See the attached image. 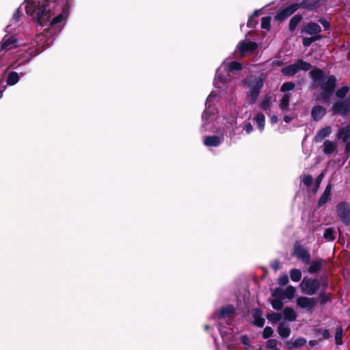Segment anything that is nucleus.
Wrapping results in <instances>:
<instances>
[{"label": "nucleus", "instance_id": "f257e3e1", "mask_svg": "<svg viewBox=\"0 0 350 350\" xmlns=\"http://www.w3.org/2000/svg\"><path fill=\"white\" fill-rule=\"evenodd\" d=\"M27 16L34 22H66L71 10V0H25Z\"/></svg>", "mask_w": 350, "mask_h": 350}, {"label": "nucleus", "instance_id": "f03ea898", "mask_svg": "<svg viewBox=\"0 0 350 350\" xmlns=\"http://www.w3.org/2000/svg\"><path fill=\"white\" fill-rule=\"evenodd\" d=\"M309 75L313 81V86H320L321 92L317 100L320 102L329 103L336 88V78L334 75L327 77L324 71L316 68L310 71Z\"/></svg>", "mask_w": 350, "mask_h": 350}, {"label": "nucleus", "instance_id": "7ed1b4c3", "mask_svg": "<svg viewBox=\"0 0 350 350\" xmlns=\"http://www.w3.org/2000/svg\"><path fill=\"white\" fill-rule=\"evenodd\" d=\"M325 2V0H312V3L309 2L308 0H304L299 4L297 3L291 4L285 8L278 10L274 16V20L278 22L284 21L296 12L299 8L312 10L323 4Z\"/></svg>", "mask_w": 350, "mask_h": 350}, {"label": "nucleus", "instance_id": "20e7f679", "mask_svg": "<svg viewBox=\"0 0 350 350\" xmlns=\"http://www.w3.org/2000/svg\"><path fill=\"white\" fill-rule=\"evenodd\" d=\"M244 83L250 88V91L247 93V103L252 105L258 99L260 92L263 87L264 81L262 78L258 77L254 80H245Z\"/></svg>", "mask_w": 350, "mask_h": 350}, {"label": "nucleus", "instance_id": "39448f33", "mask_svg": "<svg viewBox=\"0 0 350 350\" xmlns=\"http://www.w3.org/2000/svg\"><path fill=\"white\" fill-rule=\"evenodd\" d=\"M37 24V31H41L40 33H37L36 35V42L42 41V38L45 37L51 38L57 31H60L59 23H36Z\"/></svg>", "mask_w": 350, "mask_h": 350}, {"label": "nucleus", "instance_id": "423d86ee", "mask_svg": "<svg viewBox=\"0 0 350 350\" xmlns=\"http://www.w3.org/2000/svg\"><path fill=\"white\" fill-rule=\"evenodd\" d=\"M299 287L304 293L312 296L315 295L320 288L321 281L317 278L306 276L302 279Z\"/></svg>", "mask_w": 350, "mask_h": 350}, {"label": "nucleus", "instance_id": "0eeeda50", "mask_svg": "<svg viewBox=\"0 0 350 350\" xmlns=\"http://www.w3.org/2000/svg\"><path fill=\"white\" fill-rule=\"evenodd\" d=\"M337 217L345 226H350V204L347 202H340L336 206Z\"/></svg>", "mask_w": 350, "mask_h": 350}, {"label": "nucleus", "instance_id": "6e6552de", "mask_svg": "<svg viewBox=\"0 0 350 350\" xmlns=\"http://www.w3.org/2000/svg\"><path fill=\"white\" fill-rule=\"evenodd\" d=\"M258 49V44L255 42L242 40L237 46L236 52L239 57H244L253 53Z\"/></svg>", "mask_w": 350, "mask_h": 350}, {"label": "nucleus", "instance_id": "1a4fd4ad", "mask_svg": "<svg viewBox=\"0 0 350 350\" xmlns=\"http://www.w3.org/2000/svg\"><path fill=\"white\" fill-rule=\"evenodd\" d=\"M334 114L346 116L350 111V98H347L334 103L330 109Z\"/></svg>", "mask_w": 350, "mask_h": 350}, {"label": "nucleus", "instance_id": "9d476101", "mask_svg": "<svg viewBox=\"0 0 350 350\" xmlns=\"http://www.w3.org/2000/svg\"><path fill=\"white\" fill-rule=\"evenodd\" d=\"M293 255L297 259L301 260L305 265L310 263V254L304 246L298 243H296L293 246Z\"/></svg>", "mask_w": 350, "mask_h": 350}, {"label": "nucleus", "instance_id": "9b49d317", "mask_svg": "<svg viewBox=\"0 0 350 350\" xmlns=\"http://www.w3.org/2000/svg\"><path fill=\"white\" fill-rule=\"evenodd\" d=\"M296 303L299 308L306 309L310 312H312L317 306V300L314 297L305 296L297 298Z\"/></svg>", "mask_w": 350, "mask_h": 350}, {"label": "nucleus", "instance_id": "f8f14e48", "mask_svg": "<svg viewBox=\"0 0 350 350\" xmlns=\"http://www.w3.org/2000/svg\"><path fill=\"white\" fill-rule=\"evenodd\" d=\"M18 40L13 36L8 38L5 37L0 44V52L2 51H7L16 47Z\"/></svg>", "mask_w": 350, "mask_h": 350}, {"label": "nucleus", "instance_id": "ddd939ff", "mask_svg": "<svg viewBox=\"0 0 350 350\" xmlns=\"http://www.w3.org/2000/svg\"><path fill=\"white\" fill-rule=\"evenodd\" d=\"M262 310L259 308L253 309L252 312L253 324L258 327H262L265 325V320L262 317Z\"/></svg>", "mask_w": 350, "mask_h": 350}, {"label": "nucleus", "instance_id": "4468645a", "mask_svg": "<svg viewBox=\"0 0 350 350\" xmlns=\"http://www.w3.org/2000/svg\"><path fill=\"white\" fill-rule=\"evenodd\" d=\"M321 31V27L319 23H307L301 29V33H304L308 35L316 36L319 35Z\"/></svg>", "mask_w": 350, "mask_h": 350}, {"label": "nucleus", "instance_id": "2eb2a0df", "mask_svg": "<svg viewBox=\"0 0 350 350\" xmlns=\"http://www.w3.org/2000/svg\"><path fill=\"white\" fill-rule=\"evenodd\" d=\"M326 109L321 105H315L311 111V116L316 122L321 120L326 114Z\"/></svg>", "mask_w": 350, "mask_h": 350}, {"label": "nucleus", "instance_id": "dca6fc26", "mask_svg": "<svg viewBox=\"0 0 350 350\" xmlns=\"http://www.w3.org/2000/svg\"><path fill=\"white\" fill-rule=\"evenodd\" d=\"M235 314L234 307L228 304L226 306L221 307L218 313L219 319H225L227 317H232Z\"/></svg>", "mask_w": 350, "mask_h": 350}, {"label": "nucleus", "instance_id": "f3484780", "mask_svg": "<svg viewBox=\"0 0 350 350\" xmlns=\"http://www.w3.org/2000/svg\"><path fill=\"white\" fill-rule=\"evenodd\" d=\"M332 133L331 126H325L321 129L316 134L314 138V141L316 143L322 142L325 137H328Z\"/></svg>", "mask_w": 350, "mask_h": 350}, {"label": "nucleus", "instance_id": "a211bd4d", "mask_svg": "<svg viewBox=\"0 0 350 350\" xmlns=\"http://www.w3.org/2000/svg\"><path fill=\"white\" fill-rule=\"evenodd\" d=\"M221 143L220 137L217 135L206 136L204 138V144L208 147H217Z\"/></svg>", "mask_w": 350, "mask_h": 350}, {"label": "nucleus", "instance_id": "6ab92c4d", "mask_svg": "<svg viewBox=\"0 0 350 350\" xmlns=\"http://www.w3.org/2000/svg\"><path fill=\"white\" fill-rule=\"evenodd\" d=\"M323 263L324 260L323 258L312 261L308 268V272L312 274L318 273L322 269Z\"/></svg>", "mask_w": 350, "mask_h": 350}, {"label": "nucleus", "instance_id": "aec40b11", "mask_svg": "<svg viewBox=\"0 0 350 350\" xmlns=\"http://www.w3.org/2000/svg\"><path fill=\"white\" fill-rule=\"evenodd\" d=\"M306 340L304 338L299 337L297 339H295V341L291 342L290 340H288L286 342V345L287 347V349L288 350H291L295 348L301 347L306 343Z\"/></svg>", "mask_w": 350, "mask_h": 350}, {"label": "nucleus", "instance_id": "412c9836", "mask_svg": "<svg viewBox=\"0 0 350 350\" xmlns=\"http://www.w3.org/2000/svg\"><path fill=\"white\" fill-rule=\"evenodd\" d=\"M350 137V125L342 127L339 129L336 134L338 139H342V142H346Z\"/></svg>", "mask_w": 350, "mask_h": 350}, {"label": "nucleus", "instance_id": "4be33fe9", "mask_svg": "<svg viewBox=\"0 0 350 350\" xmlns=\"http://www.w3.org/2000/svg\"><path fill=\"white\" fill-rule=\"evenodd\" d=\"M281 72L284 75L293 76L295 74H297L299 72V70L296 63H295L282 68Z\"/></svg>", "mask_w": 350, "mask_h": 350}, {"label": "nucleus", "instance_id": "5701e85b", "mask_svg": "<svg viewBox=\"0 0 350 350\" xmlns=\"http://www.w3.org/2000/svg\"><path fill=\"white\" fill-rule=\"evenodd\" d=\"M337 144L330 140H325L323 143V151L325 154H332L336 149Z\"/></svg>", "mask_w": 350, "mask_h": 350}, {"label": "nucleus", "instance_id": "b1692460", "mask_svg": "<svg viewBox=\"0 0 350 350\" xmlns=\"http://www.w3.org/2000/svg\"><path fill=\"white\" fill-rule=\"evenodd\" d=\"M332 296L330 293H326L325 291H323L319 294L317 301L319 303L320 305L324 306L327 303H329L332 301Z\"/></svg>", "mask_w": 350, "mask_h": 350}, {"label": "nucleus", "instance_id": "393cba45", "mask_svg": "<svg viewBox=\"0 0 350 350\" xmlns=\"http://www.w3.org/2000/svg\"><path fill=\"white\" fill-rule=\"evenodd\" d=\"M290 99H291V94H289V93H285L283 95V96L282 97V98L280 101L279 107H280V109L283 112L288 110Z\"/></svg>", "mask_w": 350, "mask_h": 350}, {"label": "nucleus", "instance_id": "a878e982", "mask_svg": "<svg viewBox=\"0 0 350 350\" xmlns=\"http://www.w3.org/2000/svg\"><path fill=\"white\" fill-rule=\"evenodd\" d=\"M284 318L286 321H294L297 318L295 310L291 307H286L283 310Z\"/></svg>", "mask_w": 350, "mask_h": 350}, {"label": "nucleus", "instance_id": "bb28decb", "mask_svg": "<svg viewBox=\"0 0 350 350\" xmlns=\"http://www.w3.org/2000/svg\"><path fill=\"white\" fill-rule=\"evenodd\" d=\"M19 79L18 74L15 71H12L8 75L6 83L9 85H14L18 83Z\"/></svg>", "mask_w": 350, "mask_h": 350}, {"label": "nucleus", "instance_id": "cd10ccee", "mask_svg": "<svg viewBox=\"0 0 350 350\" xmlns=\"http://www.w3.org/2000/svg\"><path fill=\"white\" fill-rule=\"evenodd\" d=\"M278 332L282 338H285L289 336L291 329L285 326L284 323H280L278 327Z\"/></svg>", "mask_w": 350, "mask_h": 350}, {"label": "nucleus", "instance_id": "c85d7f7f", "mask_svg": "<svg viewBox=\"0 0 350 350\" xmlns=\"http://www.w3.org/2000/svg\"><path fill=\"white\" fill-rule=\"evenodd\" d=\"M314 333L316 336H318L319 335L321 336V338H319V340H321L323 339L329 340L332 337L328 329L317 328L315 329Z\"/></svg>", "mask_w": 350, "mask_h": 350}, {"label": "nucleus", "instance_id": "c756f323", "mask_svg": "<svg viewBox=\"0 0 350 350\" xmlns=\"http://www.w3.org/2000/svg\"><path fill=\"white\" fill-rule=\"evenodd\" d=\"M322 38V36L316 35L311 37H304L302 39V44L304 47H308L311 44L317 40H319Z\"/></svg>", "mask_w": 350, "mask_h": 350}, {"label": "nucleus", "instance_id": "7c9ffc66", "mask_svg": "<svg viewBox=\"0 0 350 350\" xmlns=\"http://www.w3.org/2000/svg\"><path fill=\"white\" fill-rule=\"evenodd\" d=\"M267 319L272 323L276 324L282 319V314L278 312H271L267 314Z\"/></svg>", "mask_w": 350, "mask_h": 350}, {"label": "nucleus", "instance_id": "2f4dec72", "mask_svg": "<svg viewBox=\"0 0 350 350\" xmlns=\"http://www.w3.org/2000/svg\"><path fill=\"white\" fill-rule=\"evenodd\" d=\"M298 70L308 71L312 68V65L309 62H305L302 59H298L296 62Z\"/></svg>", "mask_w": 350, "mask_h": 350}, {"label": "nucleus", "instance_id": "473e14b6", "mask_svg": "<svg viewBox=\"0 0 350 350\" xmlns=\"http://www.w3.org/2000/svg\"><path fill=\"white\" fill-rule=\"evenodd\" d=\"M271 105V97L269 96H267L264 100L261 102L260 105V107L264 111L267 112L268 110H270Z\"/></svg>", "mask_w": 350, "mask_h": 350}, {"label": "nucleus", "instance_id": "72a5a7b5", "mask_svg": "<svg viewBox=\"0 0 350 350\" xmlns=\"http://www.w3.org/2000/svg\"><path fill=\"white\" fill-rule=\"evenodd\" d=\"M343 329L341 326H338L335 334V342L337 345L342 344Z\"/></svg>", "mask_w": 350, "mask_h": 350}, {"label": "nucleus", "instance_id": "f704fd0d", "mask_svg": "<svg viewBox=\"0 0 350 350\" xmlns=\"http://www.w3.org/2000/svg\"><path fill=\"white\" fill-rule=\"evenodd\" d=\"M243 69V65L241 63L237 62V61H232L228 64V70L230 72H235V71H240Z\"/></svg>", "mask_w": 350, "mask_h": 350}, {"label": "nucleus", "instance_id": "c9c22d12", "mask_svg": "<svg viewBox=\"0 0 350 350\" xmlns=\"http://www.w3.org/2000/svg\"><path fill=\"white\" fill-rule=\"evenodd\" d=\"M301 271L297 269H292L290 271V277L292 281L299 282L301 278Z\"/></svg>", "mask_w": 350, "mask_h": 350}, {"label": "nucleus", "instance_id": "e433bc0d", "mask_svg": "<svg viewBox=\"0 0 350 350\" xmlns=\"http://www.w3.org/2000/svg\"><path fill=\"white\" fill-rule=\"evenodd\" d=\"M269 301L272 308L276 310H280L283 308L284 304L281 299H269Z\"/></svg>", "mask_w": 350, "mask_h": 350}, {"label": "nucleus", "instance_id": "4c0bfd02", "mask_svg": "<svg viewBox=\"0 0 350 350\" xmlns=\"http://www.w3.org/2000/svg\"><path fill=\"white\" fill-rule=\"evenodd\" d=\"M296 292V289L294 286L290 285L288 286L286 289L284 291V297L288 299H291L294 297Z\"/></svg>", "mask_w": 350, "mask_h": 350}, {"label": "nucleus", "instance_id": "58836bf2", "mask_svg": "<svg viewBox=\"0 0 350 350\" xmlns=\"http://www.w3.org/2000/svg\"><path fill=\"white\" fill-rule=\"evenodd\" d=\"M258 129L262 131L265 127V117L262 113H258L255 118Z\"/></svg>", "mask_w": 350, "mask_h": 350}, {"label": "nucleus", "instance_id": "ea45409f", "mask_svg": "<svg viewBox=\"0 0 350 350\" xmlns=\"http://www.w3.org/2000/svg\"><path fill=\"white\" fill-rule=\"evenodd\" d=\"M295 88V84L294 82H293V81L285 82L282 85V86L280 88V91L282 92H286L294 90Z\"/></svg>", "mask_w": 350, "mask_h": 350}, {"label": "nucleus", "instance_id": "a19ab883", "mask_svg": "<svg viewBox=\"0 0 350 350\" xmlns=\"http://www.w3.org/2000/svg\"><path fill=\"white\" fill-rule=\"evenodd\" d=\"M324 178V172H321L318 176L315 178L314 186L312 189V192L316 193L318 189L320 187L321 183L322 182L323 178Z\"/></svg>", "mask_w": 350, "mask_h": 350}, {"label": "nucleus", "instance_id": "79ce46f5", "mask_svg": "<svg viewBox=\"0 0 350 350\" xmlns=\"http://www.w3.org/2000/svg\"><path fill=\"white\" fill-rule=\"evenodd\" d=\"M323 237L329 241L335 239L334 230L332 228H327L325 230Z\"/></svg>", "mask_w": 350, "mask_h": 350}, {"label": "nucleus", "instance_id": "37998d69", "mask_svg": "<svg viewBox=\"0 0 350 350\" xmlns=\"http://www.w3.org/2000/svg\"><path fill=\"white\" fill-rule=\"evenodd\" d=\"M349 91V88L347 85H345V86H342V88H340V89H338L336 92V95L337 97H338L340 98H344L346 96V95Z\"/></svg>", "mask_w": 350, "mask_h": 350}, {"label": "nucleus", "instance_id": "c03bdc74", "mask_svg": "<svg viewBox=\"0 0 350 350\" xmlns=\"http://www.w3.org/2000/svg\"><path fill=\"white\" fill-rule=\"evenodd\" d=\"M331 196L323 192L318 200V207L322 206L329 202Z\"/></svg>", "mask_w": 350, "mask_h": 350}, {"label": "nucleus", "instance_id": "a18cd8bd", "mask_svg": "<svg viewBox=\"0 0 350 350\" xmlns=\"http://www.w3.org/2000/svg\"><path fill=\"white\" fill-rule=\"evenodd\" d=\"M271 296L273 297H275V299H282L284 297V290H282L280 287L275 288L274 291L272 292Z\"/></svg>", "mask_w": 350, "mask_h": 350}, {"label": "nucleus", "instance_id": "49530a36", "mask_svg": "<svg viewBox=\"0 0 350 350\" xmlns=\"http://www.w3.org/2000/svg\"><path fill=\"white\" fill-rule=\"evenodd\" d=\"M278 341L275 339H269L266 343V349L272 350H279L277 347Z\"/></svg>", "mask_w": 350, "mask_h": 350}, {"label": "nucleus", "instance_id": "de8ad7c7", "mask_svg": "<svg viewBox=\"0 0 350 350\" xmlns=\"http://www.w3.org/2000/svg\"><path fill=\"white\" fill-rule=\"evenodd\" d=\"M301 181L306 187H310L313 183L312 176L310 174H304Z\"/></svg>", "mask_w": 350, "mask_h": 350}, {"label": "nucleus", "instance_id": "09e8293b", "mask_svg": "<svg viewBox=\"0 0 350 350\" xmlns=\"http://www.w3.org/2000/svg\"><path fill=\"white\" fill-rule=\"evenodd\" d=\"M273 334V329L271 327L267 326L264 328L262 336L264 339H267L269 338Z\"/></svg>", "mask_w": 350, "mask_h": 350}, {"label": "nucleus", "instance_id": "8fccbe9b", "mask_svg": "<svg viewBox=\"0 0 350 350\" xmlns=\"http://www.w3.org/2000/svg\"><path fill=\"white\" fill-rule=\"evenodd\" d=\"M264 8H261L259 10H255L252 15H250L248 18L247 22H252L255 17H257L260 15H262L264 14Z\"/></svg>", "mask_w": 350, "mask_h": 350}, {"label": "nucleus", "instance_id": "3c124183", "mask_svg": "<svg viewBox=\"0 0 350 350\" xmlns=\"http://www.w3.org/2000/svg\"><path fill=\"white\" fill-rule=\"evenodd\" d=\"M288 282L289 279L286 274H284L283 275L280 276L278 279V284L280 286H285L288 283Z\"/></svg>", "mask_w": 350, "mask_h": 350}, {"label": "nucleus", "instance_id": "603ef678", "mask_svg": "<svg viewBox=\"0 0 350 350\" xmlns=\"http://www.w3.org/2000/svg\"><path fill=\"white\" fill-rule=\"evenodd\" d=\"M22 16H23L22 11L20 10V8H18L15 11V12L13 14L12 20L20 21L21 19Z\"/></svg>", "mask_w": 350, "mask_h": 350}, {"label": "nucleus", "instance_id": "864d4df0", "mask_svg": "<svg viewBox=\"0 0 350 350\" xmlns=\"http://www.w3.org/2000/svg\"><path fill=\"white\" fill-rule=\"evenodd\" d=\"M271 267L274 271H278L280 269V262L278 260H275L272 261L270 264Z\"/></svg>", "mask_w": 350, "mask_h": 350}, {"label": "nucleus", "instance_id": "5fc2aeb1", "mask_svg": "<svg viewBox=\"0 0 350 350\" xmlns=\"http://www.w3.org/2000/svg\"><path fill=\"white\" fill-rule=\"evenodd\" d=\"M34 56L35 55H33L32 52L25 51V53H24L25 59L23 62H27Z\"/></svg>", "mask_w": 350, "mask_h": 350}, {"label": "nucleus", "instance_id": "6e6d98bb", "mask_svg": "<svg viewBox=\"0 0 350 350\" xmlns=\"http://www.w3.org/2000/svg\"><path fill=\"white\" fill-rule=\"evenodd\" d=\"M244 129L249 134L253 131V126L250 122H246L244 125Z\"/></svg>", "mask_w": 350, "mask_h": 350}, {"label": "nucleus", "instance_id": "4d7b16f0", "mask_svg": "<svg viewBox=\"0 0 350 350\" xmlns=\"http://www.w3.org/2000/svg\"><path fill=\"white\" fill-rule=\"evenodd\" d=\"M240 342L244 345H249V338L247 335H242L240 337Z\"/></svg>", "mask_w": 350, "mask_h": 350}, {"label": "nucleus", "instance_id": "13d9d810", "mask_svg": "<svg viewBox=\"0 0 350 350\" xmlns=\"http://www.w3.org/2000/svg\"><path fill=\"white\" fill-rule=\"evenodd\" d=\"M303 19V17L301 14L295 15L290 21V22H300Z\"/></svg>", "mask_w": 350, "mask_h": 350}, {"label": "nucleus", "instance_id": "bf43d9fd", "mask_svg": "<svg viewBox=\"0 0 350 350\" xmlns=\"http://www.w3.org/2000/svg\"><path fill=\"white\" fill-rule=\"evenodd\" d=\"M332 187L331 183L327 184L323 192L331 196Z\"/></svg>", "mask_w": 350, "mask_h": 350}, {"label": "nucleus", "instance_id": "052dcab7", "mask_svg": "<svg viewBox=\"0 0 350 350\" xmlns=\"http://www.w3.org/2000/svg\"><path fill=\"white\" fill-rule=\"evenodd\" d=\"M270 122L272 124H275L278 122V118L276 115H273L270 118Z\"/></svg>", "mask_w": 350, "mask_h": 350}, {"label": "nucleus", "instance_id": "680f3d73", "mask_svg": "<svg viewBox=\"0 0 350 350\" xmlns=\"http://www.w3.org/2000/svg\"><path fill=\"white\" fill-rule=\"evenodd\" d=\"M271 23H261V28L266 30H270L271 25Z\"/></svg>", "mask_w": 350, "mask_h": 350}, {"label": "nucleus", "instance_id": "e2e57ef3", "mask_svg": "<svg viewBox=\"0 0 350 350\" xmlns=\"http://www.w3.org/2000/svg\"><path fill=\"white\" fill-rule=\"evenodd\" d=\"M294 117H291L289 116H284V121L286 122V123H289L291 122L293 120Z\"/></svg>", "mask_w": 350, "mask_h": 350}, {"label": "nucleus", "instance_id": "0e129e2a", "mask_svg": "<svg viewBox=\"0 0 350 350\" xmlns=\"http://www.w3.org/2000/svg\"><path fill=\"white\" fill-rule=\"evenodd\" d=\"M271 20H272V17L270 16H267L262 17V19H261V22H262V23L271 22Z\"/></svg>", "mask_w": 350, "mask_h": 350}, {"label": "nucleus", "instance_id": "69168bd1", "mask_svg": "<svg viewBox=\"0 0 350 350\" xmlns=\"http://www.w3.org/2000/svg\"><path fill=\"white\" fill-rule=\"evenodd\" d=\"M298 23H289V30L292 32L294 31Z\"/></svg>", "mask_w": 350, "mask_h": 350}, {"label": "nucleus", "instance_id": "338daca9", "mask_svg": "<svg viewBox=\"0 0 350 350\" xmlns=\"http://www.w3.org/2000/svg\"><path fill=\"white\" fill-rule=\"evenodd\" d=\"M345 150L346 153L349 154L350 152V142H347Z\"/></svg>", "mask_w": 350, "mask_h": 350}, {"label": "nucleus", "instance_id": "774afa93", "mask_svg": "<svg viewBox=\"0 0 350 350\" xmlns=\"http://www.w3.org/2000/svg\"><path fill=\"white\" fill-rule=\"evenodd\" d=\"M321 24L323 26L325 30H327L330 28L331 23H321Z\"/></svg>", "mask_w": 350, "mask_h": 350}]
</instances>
